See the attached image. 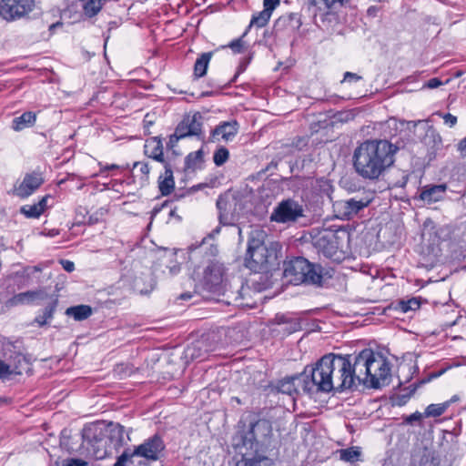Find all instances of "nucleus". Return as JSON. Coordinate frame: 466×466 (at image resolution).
I'll return each mask as SVG.
<instances>
[{
    "instance_id": "35",
    "label": "nucleus",
    "mask_w": 466,
    "mask_h": 466,
    "mask_svg": "<svg viewBox=\"0 0 466 466\" xmlns=\"http://www.w3.org/2000/svg\"><path fill=\"white\" fill-rule=\"evenodd\" d=\"M360 455L361 452L359 447H350L339 451L340 460L347 462H355L359 461Z\"/></svg>"
},
{
    "instance_id": "27",
    "label": "nucleus",
    "mask_w": 466,
    "mask_h": 466,
    "mask_svg": "<svg viewBox=\"0 0 466 466\" xmlns=\"http://www.w3.org/2000/svg\"><path fill=\"white\" fill-rule=\"evenodd\" d=\"M49 196L43 197L37 203L21 207L20 213L28 218H38L47 207Z\"/></svg>"
},
{
    "instance_id": "32",
    "label": "nucleus",
    "mask_w": 466,
    "mask_h": 466,
    "mask_svg": "<svg viewBox=\"0 0 466 466\" xmlns=\"http://www.w3.org/2000/svg\"><path fill=\"white\" fill-rule=\"evenodd\" d=\"M289 25L292 30L299 29L301 25V22L298 14L291 13L288 15L280 16L275 24L277 28L284 25Z\"/></svg>"
},
{
    "instance_id": "21",
    "label": "nucleus",
    "mask_w": 466,
    "mask_h": 466,
    "mask_svg": "<svg viewBox=\"0 0 466 466\" xmlns=\"http://www.w3.org/2000/svg\"><path fill=\"white\" fill-rule=\"evenodd\" d=\"M336 235L329 229H324L315 238V246L319 248L324 255L330 257L337 248Z\"/></svg>"
},
{
    "instance_id": "55",
    "label": "nucleus",
    "mask_w": 466,
    "mask_h": 466,
    "mask_svg": "<svg viewBox=\"0 0 466 466\" xmlns=\"http://www.w3.org/2000/svg\"><path fill=\"white\" fill-rule=\"evenodd\" d=\"M431 137H432V140L434 142V146L439 148L441 146V137L436 133L434 130L431 131Z\"/></svg>"
},
{
    "instance_id": "40",
    "label": "nucleus",
    "mask_w": 466,
    "mask_h": 466,
    "mask_svg": "<svg viewBox=\"0 0 466 466\" xmlns=\"http://www.w3.org/2000/svg\"><path fill=\"white\" fill-rule=\"evenodd\" d=\"M274 322L276 324H278L279 326L289 324L290 327H286L283 329L288 333H292L297 329V328L295 327L297 325V323H289L288 321V319L284 315H277L274 319Z\"/></svg>"
},
{
    "instance_id": "25",
    "label": "nucleus",
    "mask_w": 466,
    "mask_h": 466,
    "mask_svg": "<svg viewBox=\"0 0 466 466\" xmlns=\"http://www.w3.org/2000/svg\"><path fill=\"white\" fill-rule=\"evenodd\" d=\"M447 187L445 184L432 185L425 187L420 192V198L428 203H433L441 200L445 192Z\"/></svg>"
},
{
    "instance_id": "8",
    "label": "nucleus",
    "mask_w": 466,
    "mask_h": 466,
    "mask_svg": "<svg viewBox=\"0 0 466 466\" xmlns=\"http://www.w3.org/2000/svg\"><path fill=\"white\" fill-rule=\"evenodd\" d=\"M35 6L36 0H0V17L6 22L25 19Z\"/></svg>"
},
{
    "instance_id": "37",
    "label": "nucleus",
    "mask_w": 466,
    "mask_h": 466,
    "mask_svg": "<svg viewBox=\"0 0 466 466\" xmlns=\"http://www.w3.org/2000/svg\"><path fill=\"white\" fill-rule=\"evenodd\" d=\"M449 407V402H443L440 404H431L424 411L425 417H438L445 412Z\"/></svg>"
},
{
    "instance_id": "59",
    "label": "nucleus",
    "mask_w": 466,
    "mask_h": 466,
    "mask_svg": "<svg viewBox=\"0 0 466 466\" xmlns=\"http://www.w3.org/2000/svg\"><path fill=\"white\" fill-rule=\"evenodd\" d=\"M118 168V166L117 165H115V164H112V165H106L105 167H103L101 168V171H106V170H111V169H116Z\"/></svg>"
},
{
    "instance_id": "51",
    "label": "nucleus",
    "mask_w": 466,
    "mask_h": 466,
    "mask_svg": "<svg viewBox=\"0 0 466 466\" xmlns=\"http://www.w3.org/2000/svg\"><path fill=\"white\" fill-rule=\"evenodd\" d=\"M63 268L67 272H72L75 270V264L73 261L67 260V259H62L60 261Z\"/></svg>"
},
{
    "instance_id": "43",
    "label": "nucleus",
    "mask_w": 466,
    "mask_h": 466,
    "mask_svg": "<svg viewBox=\"0 0 466 466\" xmlns=\"http://www.w3.org/2000/svg\"><path fill=\"white\" fill-rule=\"evenodd\" d=\"M280 5V0H263V9L272 15L275 10Z\"/></svg>"
},
{
    "instance_id": "48",
    "label": "nucleus",
    "mask_w": 466,
    "mask_h": 466,
    "mask_svg": "<svg viewBox=\"0 0 466 466\" xmlns=\"http://www.w3.org/2000/svg\"><path fill=\"white\" fill-rule=\"evenodd\" d=\"M228 46L230 47L235 53H240L243 46V42L241 39H237L232 41Z\"/></svg>"
},
{
    "instance_id": "58",
    "label": "nucleus",
    "mask_w": 466,
    "mask_h": 466,
    "mask_svg": "<svg viewBox=\"0 0 466 466\" xmlns=\"http://www.w3.org/2000/svg\"><path fill=\"white\" fill-rule=\"evenodd\" d=\"M200 159L201 158V151H197L196 153H191L187 157V162L189 163L191 159Z\"/></svg>"
},
{
    "instance_id": "3",
    "label": "nucleus",
    "mask_w": 466,
    "mask_h": 466,
    "mask_svg": "<svg viewBox=\"0 0 466 466\" xmlns=\"http://www.w3.org/2000/svg\"><path fill=\"white\" fill-rule=\"evenodd\" d=\"M165 445L161 438L155 435L130 451L126 450L114 466H150L161 457Z\"/></svg>"
},
{
    "instance_id": "7",
    "label": "nucleus",
    "mask_w": 466,
    "mask_h": 466,
    "mask_svg": "<svg viewBox=\"0 0 466 466\" xmlns=\"http://www.w3.org/2000/svg\"><path fill=\"white\" fill-rule=\"evenodd\" d=\"M329 357L330 375L333 380V390L343 391L353 390V380L350 377V357L328 354Z\"/></svg>"
},
{
    "instance_id": "54",
    "label": "nucleus",
    "mask_w": 466,
    "mask_h": 466,
    "mask_svg": "<svg viewBox=\"0 0 466 466\" xmlns=\"http://www.w3.org/2000/svg\"><path fill=\"white\" fill-rule=\"evenodd\" d=\"M196 350V346L188 347L186 350V356L191 358L192 360L200 358V354L195 352Z\"/></svg>"
},
{
    "instance_id": "24",
    "label": "nucleus",
    "mask_w": 466,
    "mask_h": 466,
    "mask_svg": "<svg viewBox=\"0 0 466 466\" xmlns=\"http://www.w3.org/2000/svg\"><path fill=\"white\" fill-rule=\"evenodd\" d=\"M106 434L114 448L120 447L125 441V429L118 423L109 422L106 428Z\"/></svg>"
},
{
    "instance_id": "20",
    "label": "nucleus",
    "mask_w": 466,
    "mask_h": 466,
    "mask_svg": "<svg viewBox=\"0 0 466 466\" xmlns=\"http://www.w3.org/2000/svg\"><path fill=\"white\" fill-rule=\"evenodd\" d=\"M239 125L236 120L222 122L212 131V138L217 141H231L238 134Z\"/></svg>"
},
{
    "instance_id": "64",
    "label": "nucleus",
    "mask_w": 466,
    "mask_h": 466,
    "mask_svg": "<svg viewBox=\"0 0 466 466\" xmlns=\"http://www.w3.org/2000/svg\"><path fill=\"white\" fill-rule=\"evenodd\" d=\"M56 234H57V232H56V233H55L54 231H52V232H50V233H49V235H50V236H52V237H53V236H55V235H56Z\"/></svg>"
},
{
    "instance_id": "18",
    "label": "nucleus",
    "mask_w": 466,
    "mask_h": 466,
    "mask_svg": "<svg viewBox=\"0 0 466 466\" xmlns=\"http://www.w3.org/2000/svg\"><path fill=\"white\" fill-rule=\"evenodd\" d=\"M305 379L303 371L299 374L288 376L279 381L277 389L279 392L291 396L299 392V388L304 391Z\"/></svg>"
},
{
    "instance_id": "6",
    "label": "nucleus",
    "mask_w": 466,
    "mask_h": 466,
    "mask_svg": "<svg viewBox=\"0 0 466 466\" xmlns=\"http://www.w3.org/2000/svg\"><path fill=\"white\" fill-rule=\"evenodd\" d=\"M273 430L269 420L265 419L258 420L249 424L248 429L242 436L243 445L256 454L267 451L272 443Z\"/></svg>"
},
{
    "instance_id": "41",
    "label": "nucleus",
    "mask_w": 466,
    "mask_h": 466,
    "mask_svg": "<svg viewBox=\"0 0 466 466\" xmlns=\"http://www.w3.org/2000/svg\"><path fill=\"white\" fill-rule=\"evenodd\" d=\"M420 308V303L416 299H411L408 301L400 302V309L403 312H408L409 310H415Z\"/></svg>"
},
{
    "instance_id": "34",
    "label": "nucleus",
    "mask_w": 466,
    "mask_h": 466,
    "mask_svg": "<svg viewBox=\"0 0 466 466\" xmlns=\"http://www.w3.org/2000/svg\"><path fill=\"white\" fill-rule=\"evenodd\" d=\"M107 0H87L83 5V11L87 17L96 15Z\"/></svg>"
},
{
    "instance_id": "47",
    "label": "nucleus",
    "mask_w": 466,
    "mask_h": 466,
    "mask_svg": "<svg viewBox=\"0 0 466 466\" xmlns=\"http://www.w3.org/2000/svg\"><path fill=\"white\" fill-rule=\"evenodd\" d=\"M361 79H362V77L355 73L346 72L344 74L342 82L360 81Z\"/></svg>"
},
{
    "instance_id": "63",
    "label": "nucleus",
    "mask_w": 466,
    "mask_h": 466,
    "mask_svg": "<svg viewBox=\"0 0 466 466\" xmlns=\"http://www.w3.org/2000/svg\"><path fill=\"white\" fill-rule=\"evenodd\" d=\"M33 270H34V271H35V272H37V271H40V270H41V268H40L39 267H37V266H35V267L33 268Z\"/></svg>"
},
{
    "instance_id": "46",
    "label": "nucleus",
    "mask_w": 466,
    "mask_h": 466,
    "mask_svg": "<svg viewBox=\"0 0 466 466\" xmlns=\"http://www.w3.org/2000/svg\"><path fill=\"white\" fill-rule=\"evenodd\" d=\"M86 463L79 459H67L63 461L62 466H85Z\"/></svg>"
},
{
    "instance_id": "44",
    "label": "nucleus",
    "mask_w": 466,
    "mask_h": 466,
    "mask_svg": "<svg viewBox=\"0 0 466 466\" xmlns=\"http://www.w3.org/2000/svg\"><path fill=\"white\" fill-rule=\"evenodd\" d=\"M15 360H16L17 365H15L14 368L11 367V370H15V369L18 368L23 372L24 370L28 369V362L24 356L18 355V356H16Z\"/></svg>"
},
{
    "instance_id": "11",
    "label": "nucleus",
    "mask_w": 466,
    "mask_h": 466,
    "mask_svg": "<svg viewBox=\"0 0 466 466\" xmlns=\"http://www.w3.org/2000/svg\"><path fill=\"white\" fill-rule=\"evenodd\" d=\"M83 440L87 444V449L92 451L96 459H102L106 454V440L103 429L98 424L86 426L83 429Z\"/></svg>"
},
{
    "instance_id": "16",
    "label": "nucleus",
    "mask_w": 466,
    "mask_h": 466,
    "mask_svg": "<svg viewBox=\"0 0 466 466\" xmlns=\"http://www.w3.org/2000/svg\"><path fill=\"white\" fill-rule=\"evenodd\" d=\"M202 116L199 113L186 115L176 127L178 137L183 138L192 136H199L202 129Z\"/></svg>"
},
{
    "instance_id": "19",
    "label": "nucleus",
    "mask_w": 466,
    "mask_h": 466,
    "mask_svg": "<svg viewBox=\"0 0 466 466\" xmlns=\"http://www.w3.org/2000/svg\"><path fill=\"white\" fill-rule=\"evenodd\" d=\"M48 294L42 289L36 290H28L13 296L6 301L7 307H15L18 305L31 304L36 300H44Z\"/></svg>"
},
{
    "instance_id": "22",
    "label": "nucleus",
    "mask_w": 466,
    "mask_h": 466,
    "mask_svg": "<svg viewBox=\"0 0 466 466\" xmlns=\"http://www.w3.org/2000/svg\"><path fill=\"white\" fill-rule=\"evenodd\" d=\"M412 462L418 463L420 466H437L439 460L433 450L427 447H419L412 453Z\"/></svg>"
},
{
    "instance_id": "45",
    "label": "nucleus",
    "mask_w": 466,
    "mask_h": 466,
    "mask_svg": "<svg viewBox=\"0 0 466 466\" xmlns=\"http://www.w3.org/2000/svg\"><path fill=\"white\" fill-rule=\"evenodd\" d=\"M133 168L138 170L146 178L150 171L148 165L143 162H136Z\"/></svg>"
},
{
    "instance_id": "33",
    "label": "nucleus",
    "mask_w": 466,
    "mask_h": 466,
    "mask_svg": "<svg viewBox=\"0 0 466 466\" xmlns=\"http://www.w3.org/2000/svg\"><path fill=\"white\" fill-rule=\"evenodd\" d=\"M272 461L263 455L256 454L253 458H244L236 466H272Z\"/></svg>"
},
{
    "instance_id": "12",
    "label": "nucleus",
    "mask_w": 466,
    "mask_h": 466,
    "mask_svg": "<svg viewBox=\"0 0 466 466\" xmlns=\"http://www.w3.org/2000/svg\"><path fill=\"white\" fill-rule=\"evenodd\" d=\"M368 356H371V350L366 349L354 358L353 363L350 361V373L353 380V389H357L360 385L370 387Z\"/></svg>"
},
{
    "instance_id": "15",
    "label": "nucleus",
    "mask_w": 466,
    "mask_h": 466,
    "mask_svg": "<svg viewBox=\"0 0 466 466\" xmlns=\"http://www.w3.org/2000/svg\"><path fill=\"white\" fill-rule=\"evenodd\" d=\"M224 276V266L220 263H211L207 267L203 276V286L208 291L218 290Z\"/></svg>"
},
{
    "instance_id": "39",
    "label": "nucleus",
    "mask_w": 466,
    "mask_h": 466,
    "mask_svg": "<svg viewBox=\"0 0 466 466\" xmlns=\"http://www.w3.org/2000/svg\"><path fill=\"white\" fill-rule=\"evenodd\" d=\"M12 374L20 375L22 370L18 368L11 370V366L6 364L5 361L0 360V379L8 378Z\"/></svg>"
},
{
    "instance_id": "30",
    "label": "nucleus",
    "mask_w": 466,
    "mask_h": 466,
    "mask_svg": "<svg viewBox=\"0 0 466 466\" xmlns=\"http://www.w3.org/2000/svg\"><path fill=\"white\" fill-rule=\"evenodd\" d=\"M57 306V299H55L49 303L44 309L42 315H38L35 318L34 323L37 324L39 327H44L47 325L54 317V313L56 311Z\"/></svg>"
},
{
    "instance_id": "57",
    "label": "nucleus",
    "mask_w": 466,
    "mask_h": 466,
    "mask_svg": "<svg viewBox=\"0 0 466 466\" xmlns=\"http://www.w3.org/2000/svg\"><path fill=\"white\" fill-rule=\"evenodd\" d=\"M134 289H135L138 293H140V294H147V293H148V292L151 290V289H143V288H140V286H139V281H138L137 279V280H135Z\"/></svg>"
},
{
    "instance_id": "26",
    "label": "nucleus",
    "mask_w": 466,
    "mask_h": 466,
    "mask_svg": "<svg viewBox=\"0 0 466 466\" xmlns=\"http://www.w3.org/2000/svg\"><path fill=\"white\" fill-rule=\"evenodd\" d=\"M165 173L158 178V187L163 196L169 195L175 187L173 170L168 163H165Z\"/></svg>"
},
{
    "instance_id": "13",
    "label": "nucleus",
    "mask_w": 466,
    "mask_h": 466,
    "mask_svg": "<svg viewBox=\"0 0 466 466\" xmlns=\"http://www.w3.org/2000/svg\"><path fill=\"white\" fill-rule=\"evenodd\" d=\"M217 208L219 212V222L222 225H231L238 218L237 212V199L231 196H220L217 200Z\"/></svg>"
},
{
    "instance_id": "10",
    "label": "nucleus",
    "mask_w": 466,
    "mask_h": 466,
    "mask_svg": "<svg viewBox=\"0 0 466 466\" xmlns=\"http://www.w3.org/2000/svg\"><path fill=\"white\" fill-rule=\"evenodd\" d=\"M302 217H304L303 206L293 198H287L274 208L270 220L289 225L297 222Z\"/></svg>"
},
{
    "instance_id": "14",
    "label": "nucleus",
    "mask_w": 466,
    "mask_h": 466,
    "mask_svg": "<svg viewBox=\"0 0 466 466\" xmlns=\"http://www.w3.org/2000/svg\"><path fill=\"white\" fill-rule=\"evenodd\" d=\"M44 183L41 174L33 172L25 175L23 180L16 183L13 188V194L20 198H26L38 189Z\"/></svg>"
},
{
    "instance_id": "36",
    "label": "nucleus",
    "mask_w": 466,
    "mask_h": 466,
    "mask_svg": "<svg viewBox=\"0 0 466 466\" xmlns=\"http://www.w3.org/2000/svg\"><path fill=\"white\" fill-rule=\"evenodd\" d=\"M270 17H271V14L263 9L262 11L253 15L250 24H249V27H251V26H256L258 28L264 27L268 23Z\"/></svg>"
},
{
    "instance_id": "28",
    "label": "nucleus",
    "mask_w": 466,
    "mask_h": 466,
    "mask_svg": "<svg viewBox=\"0 0 466 466\" xmlns=\"http://www.w3.org/2000/svg\"><path fill=\"white\" fill-rule=\"evenodd\" d=\"M36 116L31 111L23 113L21 116L15 117L12 120V129L18 132L25 128L30 127L35 125Z\"/></svg>"
},
{
    "instance_id": "5",
    "label": "nucleus",
    "mask_w": 466,
    "mask_h": 466,
    "mask_svg": "<svg viewBox=\"0 0 466 466\" xmlns=\"http://www.w3.org/2000/svg\"><path fill=\"white\" fill-rule=\"evenodd\" d=\"M305 379L304 392H330L333 390V380L330 375L329 357L323 356L315 367L307 366L303 370Z\"/></svg>"
},
{
    "instance_id": "52",
    "label": "nucleus",
    "mask_w": 466,
    "mask_h": 466,
    "mask_svg": "<svg viewBox=\"0 0 466 466\" xmlns=\"http://www.w3.org/2000/svg\"><path fill=\"white\" fill-rule=\"evenodd\" d=\"M422 416H423V415H422V413H420V412H419V411H416V412H414V413L410 414L409 417H407V418L405 419V421H406L407 423L411 424V423H413L414 421L420 420H421V418H422Z\"/></svg>"
},
{
    "instance_id": "29",
    "label": "nucleus",
    "mask_w": 466,
    "mask_h": 466,
    "mask_svg": "<svg viewBox=\"0 0 466 466\" xmlns=\"http://www.w3.org/2000/svg\"><path fill=\"white\" fill-rule=\"evenodd\" d=\"M92 311V308L88 305H78L67 308L66 315L74 318L76 321H82L89 318Z\"/></svg>"
},
{
    "instance_id": "53",
    "label": "nucleus",
    "mask_w": 466,
    "mask_h": 466,
    "mask_svg": "<svg viewBox=\"0 0 466 466\" xmlns=\"http://www.w3.org/2000/svg\"><path fill=\"white\" fill-rule=\"evenodd\" d=\"M441 81L439 79V78H431L426 84H425V86L430 88V89H433V88H436V87H439L441 85Z\"/></svg>"
},
{
    "instance_id": "62",
    "label": "nucleus",
    "mask_w": 466,
    "mask_h": 466,
    "mask_svg": "<svg viewBox=\"0 0 466 466\" xmlns=\"http://www.w3.org/2000/svg\"><path fill=\"white\" fill-rule=\"evenodd\" d=\"M180 298L182 299H189L191 298V295L189 293H184V294H181Z\"/></svg>"
},
{
    "instance_id": "1",
    "label": "nucleus",
    "mask_w": 466,
    "mask_h": 466,
    "mask_svg": "<svg viewBox=\"0 0 466 466\" xmlns=\"http://www.w3.org/2000/svg\"><path fill=\"white\" fill-rule=\"evenodd\" d=\"M398 150L399 147L387 139L366 140L354 151V168L365 179H378L394 164Z\"/></svg>"
},
{
    "instance_id": "17",
    "label": "nucleus",
    "mask_w": 466,
    "mask_h": 466,
    "mask_svg": "<svg viewBox=\"0 0 466 466\" xmlns=\"http://www.w3.org/2000/svg\"><path fill=\"white\" fill-rule=\"evenodd\" d=\"M370 204L369 199H357L352 198L347 200L339 201L336 204V209L342 218L350 219L356 216L361 209Z\"/></svg>"
},
{
    "instance_id": "60",
    "label": "nucleus",
    "mask_w": 466,
    "mask_h": 466,
    "mask_svg": "<svg viewBox=\"0 0 466 466\" xmlns=\"http://www.w3.org/2000/svg\"><path fill=\"white\" fill-rule=\"evenodd\" d=\"M376 10H377L376 7L371 6L368 9V14L370 15H375Z\"/></svg>"
},
{
    "instance_id": "4",
    "label": "nucleus",
    "mask_w": 466,
    "mask_h": 466,
    "mask_svg": "<svg viewBox=\"0 0 466 466\" xmlns=\"http://www.w3.org/2000/svg\"><path fill=\"white\" fill-rule=\"evenodd\" d=\"M283 275L294 285L302 283L319 285L322 279L320 267L300 257L284 263Z\"/></svg>"
},
{
    "instance_id": "38",
    "label": "nucleus",
    "mask_w": 466,
    "mask_h": 466,
    "mask_svg": "<svg viewBox=\"0 0 466 466\" xmlns=\"http://www.w3.org/2000/svg\"><path fill=\"white\" fill-rule=\"evenodd\" d=\"M228 157H229L228 150L226 147H221L218 149H217L214 153V156H213L214 163L217 166H222L228 159Z\"/></svg>"
},
{
    "instance_id": "42",
    "label": "nucleus",
    "mask_w": 466,
    "mask_h": 466,
    "mask_svg": "<svg viewBox=\"0 0 466 466\" xmlns=\"http://www.w3.org/2000/svg\"><path fill=\"white\" fill-rule=\"evenodd\" d=\"M436 115L442 117L444 123L448 125L450 127H454L457 123V117L450 113L442 114L441 112H437Z\"/></svg>"
},
{
    "instance_id": "49",
    "label": "nucleus",
    "mask_w": 466,
    "mask_h": 466,
    "mask_svg": "<svg viewBox=\"0 0 466 466\" xmlns=\"http://www.w3.org/2000/svg\"><path fill=\"white\" fill-rule=\"evenodd\" d=\"M182 138V137H178L177 131L175 130V133L169 137V140L167 144V147L174 148L177 141Z\"/></svg>"
},
{
    "instance_id": "23",
    "label": "nucleus",
    "mask_w": 466,
    "mask_h": 466,
    "mask_svg": "<svg viewBox=\"0 0 466 466\" xmlns=\"http://www.w3.org/2000/svg\"><path fill=\"white\" fill-rule=\"evenodd\" d=\"M145 154L160 163H167L163 157V144L157 137H151L146 141Z\"/></svg>"
},
{
    "instance_id": "9",
    "label": "nucleus",
    "mask_w": 466,
    "mask_h": 466,
    "mask_svg": "<svg viewBox=\"0 0 466 466\" xmlns=\"http://www.w3.org/2000/svg\"><path fill=\"white\" fill-rule=\"evenodd\" d=\"M368 373L369 377H370V388L377 389L390 383V363L381 355L375 354L372 350L371 356H368Z\"/></svg>"
},
{
    "instance_id": "2",
    "label": "nucleus",
    "mask_w": 466,
    "mask_h": 466,
    "mask_svg": "<svg viewBox=\"0 0 466 466\" xmlns=\"http://www.w3.org/2000/svg\"><path fill=\"white\" fill-rule=\"evenodd\" d=\"M267 234L262 229H254L248 239L245 266L254 272H266L278 265L279 245L266 243Z\"/></svg>"
},
{
    "instance_id": "50",
    "label": "nucleus",
    "mask_w": 466,
    "mask_h": 466,
    "mask_svg": "<svg viewBox=\"0 0 466 466\" xmlns=\"http://www.w3.org/2000/svg\"><path fill=\"white\" fill-rule=\"evenodd\" d=\"M457 150L462 157H466V137L458 143Z\"/></svg>"
},
{
    "instance_id": "31",
    "label": "nucleus",
    "mask_w": 466,
    "mask_h": 466,
    "mask_svg": "<svg viewBox=\"0 0 466 466\" xmlns=\"http://www.w3.org/2000/svg\"><path fill=\"white\" fill-rule=\"evenodd\" d=\"M213 56L212 52H207L201 54V56L196 60L194 65V75L197 77H202L206 75L208 64Z\"/></svg>"
},
{
    "instance_id": "56",
    "label": "nucleus",
    "mask_w": 466,
    "mask_h": 466,
    "mask_svg": "<svg viewBox=\"0 0 466 466\" xmlns=\"http://www.w3.org/2000/svg\"><path fill=\"white\" fill-rule=\"evenodd\" d=\"M325 4V5L329 8L331 7L332 5H334L335 4L339 3V4H342L343 0H322ZM309 2L311 4V5H316V0H309Z\"/></svg>"
},
{
    "instance_id": "61",
    "label": "nucleus",
    "mask_w": 466,
    "mask_h": 466,
    "mask_svg": "<svg viewBox=\"0 0 466 466\" xmlns=\"http://www.w3.org/2000/svg\"><path fill=\"white\" fill-rule=\"evenodd\" d=\"M178 271H179V267H177V266H175V267H173V268H170V272H171V274H176V273H177Z\"/></svg>"
}]
</instances>
